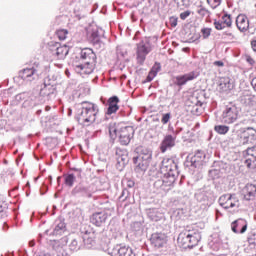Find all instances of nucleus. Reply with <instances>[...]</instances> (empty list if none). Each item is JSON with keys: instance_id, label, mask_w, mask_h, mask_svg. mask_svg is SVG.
<instances>
[{"instance_id": "1", "label": "nucleus", "mask_w": 256, "mask_h": 256, "mask_svg": "<svg viewBox=\"0 0 256 256\" xmlns=\"http://www.w3.org/2000/svg\"><path fill=\"white\" fill-rule=\"evenodd\" d=\"M156 175L154 189H156L158 193L171 191V187H173L177 180V175H179L175 160L173 158H164L161 162L160 171L157 172Z\"/></svg>"}, {"instance_id": "2", "label": "nucleus", "mask_w": 256, "mask_h": 256, "mask_svg": "<svg viewBox=\"0 0 256 256\" xmlns=\"http://www.w3.org/2000/svg\"><path fill=\"white\" fill-rule=\"evenodd\" d=\"M77 120L81 125H85L89 127V125H93V123H105L109 121L107 116H104L102 120H98L99 118V106L93 102L84 101L77 104Z\"/></svg>"}, {"instance_id": "3", "label": "nucleus", "mask_w": 256, "mask_h": 256, "mask_svg": "<svg viewBox=\"0 0 256 256\" xmlns=\"http://www.w3.org/2000/svg\"><path fill=\"white\" fill-rule=\"evenodd\" d=\"M79 63L74 64V71L79 75H91L97 65V54L91 48H83L79 53Z\"/></svg>"}, {"instance_id": "4", "label": "nucleus", "mask_w": 256, "mask_h": 256, "mask_svg": "<svg viewBox=\"0 0 256 256\" xmlns=\"http://www.w3.org/2000/svg\"><path fill=\"white\" fill-rule=\"evenodd\" d=\"M104 125H107L108 133L112 143H115V139H117V137L122 145H128L131 143V139H133V135L135 133L133 127H119L117 123L113 121L109 122L108 124L104 123Z\"/></svg>"}, {"instance_id": "5", "label": "nucleus", "mask_w": 256, "mask_h": 256, "mask_svg": "<svg viewBox=\"0 0 256 256\" xmlns=\"http://www.w3.org/2000/svg\"><path fill=\"white\" fill-rule=\"evenodd\" d=\"M177 241L182 249H193L201 241V233L195 229L186 228L179 234Z\"/></svg>"}, {"instance_id": "6", "label": "nucleus", "mask_w": 256, "mask_h": 256, "mask_svg": "<svg viewBox=\"0 0 256 256\" xmlns=\"http://www.w3.org/2000/svg\"><path fill=\"white\" fill-rule=\"evenodd\" d=\"M139 155L133 157V163L136 165L137 169L140 171H147V167L151 163L153 154L147 148L139 147L137 148Z\"/></svg>"}, {"instance_id": "7", "label": "nucleus", "mask_w": 256, "mask_h": 256, "mask_svg": "<svg viewBox=\"0 0 256 256\" xmlns=\"http://www.w3.org/2000/svg\"><path fill=\"white\" fill-rule=\"evenodd\" d=\"M253 141H256V129L254 127L241 128L238 131L236 139H234V143L239 147L249 145Z\"/></svg>"}, {"instance_id": "8", "label": "nucleus", "mask_w": 256, "mask_h": 256, "mask_svg": "<svg viewBox=\"0 0 256 256\" xmlns=\"http://www.w3.org/2000/svg\"><path fill=\"white\" fill-rule=\"evenodd\" d=\"M150 51H153L151 38L145 37L137 44L136 58L138 63H145V59H147V55L149 54Z\"/></svg>"}, {"instance_id": "9", "label": "nucleus", "mask_w": 256, "mask_h": 256, "mask_svg": "<svg viewBox=\"0 0 256 256\" xmlns=\"http://www.w3.org/2000/svg\"><path fill=\"white\" fill-rule=\"evenodd\" d=\"M222 123L226 125H231L239 119V108L237 105L233 103H229L225 106L222 115H221Z\"/></svg>"}, {"instance_id": "10", "label": "nucleus", "mask_w": 256, "mask_h": 256, "mask_svg": "<svg viewBox=\"0 0 256 256\" xmlns=\"http://www.w3.org/2000/svg\"><path fill=\"white\" fill-rule=\"evenodd\" d=\"M41 73V66L39 64H34L31 68H25L19 72V77L23 81L31 82L35 79H39V74Z\"/></svg>"}, {"instance_id": "11", "label": "nucleus", "mask_w": 256, "mask_h": 256, "mask_svg": "<svg viewBox=\"0 0 256 256\" xmlns=\"http://www.w3.org/2000/svg\"><path fill=\"white\" fill-rule=\"evenodd\" d=\"M218 202L223 209H238L239 207V198L235 194H224L220 196Z\"/></svg>"}, {"instance_id": "12", "label": "nucleus", "mask_w": 256, "mask_h": 256, "mask_svg": "<svg viewBox=\"0 0 256 256\" xmlns=\"http://www.w3.org/2000/svg\"><path fill=\"white\" fill-rule=\"evenodd\" d=\"M95 193H97V186H95V184H90L88 186L78 185L72 190L73 195L87 197L88 199H91Z\"/></svg>"}, {"instance_id": "13", "label": "nucleus", "mask_w": 256, "mask_h": 256, "mask_svg": "<svg viewBox=\"0 0 256 256\" xmlns=\"http://www.w3.org/2000/svg\"><path fill=\"white\" fill-rule=\"evenodd\" d=\"M167 241H169V238L167 237V234L163 232L153 233L150 237V245L154 249H163L164 247H167Z\"/></svg>"}, {"instance_id": "14", "label": "nucleus", "mask_w": 256, "mask_h": 256, "mask_svg": "<svg viewBox=\"0 0 256 256\" xmlns=\"http://www.w3.org/2000/svg\"><path fill=\"white\" fill-rule=\"evenodd\" d=\"M50 51L56 59L63 60L67 55H69V47L63 45L61 46L60 43L54 42L52 46H50Z\"/></svg>"}, {"instance_id": "15", "label": "nucleus", "mask_w": 256, "mask_h": 256, "mask_svg": "<svg viewBox=\"0 0 256 256\" xmlns=\"http://www.w3.org/2000/svg\"><path fill=\"white\" fill-rule=\"evenodd\" d=\"M195 198L206 207H211L215 203V196H213L212 191H200L195 194Z\"/></svg>"}, {"instance_id": "16", "label": "nucleus", "mask_w": 256, "mask_h": 256, "mask_svg": "<svg viewBox=\"0 0 256 256\" xmlns=\"http://www.w3.org/2000/svg\"><path fill=\"white\" fill-rule=\"evenodd\" d=\"M214 27L217 31H223V29H231V27H233L231 14L225 13L220 20H215Z\"/></svg>"}, {"instance_id": "17", "label": "nucleus", "mask_w": 256, "mask_h": 256, "mask_svg": "<svg viewBox=\"0 0 256 256\" xmlns=\"http://www.w3.org/2000/svg\"><path fill=\"white\" fill-rule=\"evenodd\" d=\"M108 254L111 256H135L133 249L127 246L116 245L113 248H108Z\"/></svg>"}, {"instance_id": "18", "label": "nucleus", "mask_w": 256, "mask_h": 256, "mask_svg": "<svg viewBox=\"0 0 256 256\" xmlns=\"http://www.w3.org/2000/svg\"><path fill=\"white\" fill-rule=\"evenodd\" d=\"M246 153L248 158L244 161V164L248 169L256 171V145L250 148H247Z\"/></svg>"}, {"instance_id": "19", "label": "nucleus", "mask_w": 256, "mask_h": 256, "mask_svg": "<svg viewBox=\"0 0 256 256\" xmlns=\"http://www.w3.org/2000/svg\"><path fill=\"white\" fill-rule=\"evenodd\" d=\"M197 77H199V72L192 71L184 75L176 76L175 83L178 85V87H182V85H186L189 83V81H194V79H197Z\"/></svg>"}, {"instance_id": "20", "label": "nucleus", "mask_w": 256, "mask_h": 256, "mask_svg": "<svg viewBox=\"0 0 256 256\" xmlns=\"http://www.w3.org/2000/svg\"><path fill=\"white\" fill-rule=\"evenodd\" d=\"M177 139L175 136H172L171 134H167L164 136L161 144H160V151L161 153H166L169 151V149H173L176 145Z\"/></svg>"}, {"instance_id": "21", "label": "nucleus", "mask_w": 256, "mask_h": 256, "mask_svg": "<svg viewBox=\"0 0 256 256\" xmlns=\"http://www.w3.org/2000/svg\"><path fill=\"white\" fill-rule=\"evenodd\" d=\"M55 93H57V90L52 84L44 83L40 89V96L45 97L47 101H49V99H53V97H55Z\"/></svg>"}, {"instance_id": "22", "label": "nucleus", "mask_w": 256, "mask_h": 256, "mask_svg": "<svg viewBox=\"0 0 256 256\" xmlns=\"http://www.w3.org/2000/svg\"><path fill=\"white\" fill-rule=\"evenodd\" d=\"M109 214L107 212H96L90 217V222L96 227H101L107 221Z\"/></svg>"}, {"instance_id": "23", "label": "nucleus", "mask_w": 256, "mask_h": 256, "mask_svg": "<svg viewBox=\"0 0 256 256\" xmlns=\"http://www.w3.org/2000/svg\"><path fill=\"white\" fill-rule=\"evenodd\" d=\"M115 156L120 167H125L129 163V156L125 149L116 148Z\"/></svg>"}, {"instance_id": "24", "label": "nucleus", "mask_w": 256, "mask_h": 256, "mask_svg": "<svg viewBox=\"0 0 256 256\" xmlns=\"http://www.w3.org/2000/svg\"><path fill=\"white\" fill-rule=\"evenodd\" d=\"M236 26L241 33H245V31L249 30V18L244 14L238 15L236 17Z\"/></svg>"}, {"instance_id": "25", "label": "nucleus", "mask_w": 256, "mask_h": 256, "mask_svg": "<svg viewBox=\"0 0 256 256\" xmlns=\"http://www.w3.org/2000/svg\"><path fill=\"white\" fill-rule=\"evenodd\" d=\"M233 233H245L247 231V221L245 219H238L231 224Z\"/></svg>"}, {"instance_id": "26", "label": "nucleus", "mask_w": 256, "mask_h": 256, "mask_svg": "<svg viewBox=\"0 0 256 256\" xmlns=\"http://www.w3.org/2000/svg\"><path fill=\"white\" fill-rule=\"evenodd\" d=\"M242 194L244 195L245 201H253L256 195V186L253 184H247L243 188Z\"/></svg>"}, {"instance_id": "27", "label": "nucleus", "mask_w": 256, "mask_h": 256, "mask_svg": "<svg viewBox=\"0 0 256 256\" xmlns=\"http://www.w3.org/2000/svg\"><path fill=\"white\" fill-rule=\"evenodd\" d=\"M119 111V97L112 96L108 99V109L106 115H113Z\"/></svg>"}, {"instance_id": "28", "label": "nucleus", "mask_w": 256, "mask_h": 256, "mask_svg": "<svg viewBox=\"0 0 256 256\" xmlns=\"http://www.w3.org/2000/svg\"><path fill=\"white\" fill-rule=\"evenodd\" d=\"M223 245V242L221 241V237H219V234L215 233L210 237V241L208 243V246L212 251H219Z\"/></svg>"}, {"instance_id": "29", "label": "nucleus", "mask_w": 256, "mask_h": 256, "mask_svg": "<svg viewBox=\"0 0 256 256\" xmlns=\"http://www.w3.org/2000/svg\"><path fill=\"white\" fill-rule=\"evenodd\" d=\"M147 216L150 219V221H161V219H164L165 214L161 212L160 209L157 208H150L147 210Z\"/></svg>"}, {"instance_id": "30", "label": "nucleus", "mask_w": 256, "mask_h": 256, "mask_svg": "<svg viewBox=\"0 0 256 256\" xmlns=\"http://www.w3.org/2000/svg\"><path fill=\"white\" fill-rule=\"evenodd\" d=\"M218 87L223 93L231 91L233 84H231V79L229 77H224L219 80Z\"/></svg>"}, {"instance_id": "31", "label": "nucleus", "mask_w": 256, "mask_h": 256, "mask_svg": "<svg viewBox=\"0 0 256 256\" xmlns=\"http://www.w3.org/2000/svg\"><path fill=\"white\" fill-rule=\"evenodd\" d=\"M88 40L93 45H99L101 43V34L98 29H93L90 33H88Z\"/></svg>"}, {"instance_id": "32", "label": "nucleus", "mask_w": 256, "mask_h": 256, "mask_svg": "<svg viewBox=\"0 0 256 256\" xmlns=\"http://www.w3.org/2000/svg\"><path fill=\"white\" fill-rule=\"evenodd\" d=\"M160 71H161V64L155 63L147 76V81H151L152 79H155V77H157V73H159Z\"/></svg>"}, {"instance_id": "33", "label": "nucleus", "mask_w": 256, "mask_h": 256, "mask_svg": "<svg viewBox=\"0 0 256 256\" xmlns=\"http://www.w3.org/2000/svg\"><path fill=\"white\" fill-rule=\"evenodd\" d=\"M81 241H83V239L79 236L72 239L69 245L70 251H79V249H81Z\"/></svg>"}, {"instance_id": "34", "label": "nucleus", "mask_w": 256, "mask_h": 256, "mask_svg": "<svg viewBox=\"0 0 256 256\" xmlns=\"http://www.w3.org/2000/svg\"><path fill=\"white\" fill-rule=\"evenodd\" d=\"M240 101L243 105L251 106L253 105V96L249 93H245L240 97Z\"/></svg>"}, {"instance_id": "35", "label": "nucleus", "mask_w": 256, "mask_h": 256, "mask_svg": "<svg viewBox=\"0 0 256 256\" xmlns=\"http://www.w3.org/2000/svg\"><path fill=\"white\" fill-rule=\"evenodd\" d=\"M65 222L61 220L56 221V226L54 228V235H61V233H64L65 231Z\"/></svg>"}, {"instance_id": "36", "label": "nucleus", "mask_w": 256, "mask_h": 256, "mask_svg": "<svg viewBox=\"0 0 256 256\" xmlns=\"http://www.w3.org/2000/svg\"><path fill=\"white\" fill-rule=\"evenodd\" d=\"M214 130L216 131V133H218L219 135H227V133H229V126H225V125H216L214 127Z\"/></svg>"}, {"instance_id": "37", "label": "nucleus", "mask_w": 256, "mask_h": 256, "mask_svg": "<svg viewBox=\"0 0 256 256\" xmlns=\"http://www.w3.org/2000/svg\"><path fill=\"white\" fill-rule=\"evenodd\" d=\"M65 179V185H67V187H73L74 183H75V174H67L64 176Z\"/></svg>"}, {"instance_id": "38", "label": "nucleus", "mask_w": 256, "mask_h": 256, "mask_svg": "<svg viewBox=\"0 0 256 256\" xmlns=\"http://www.w3.org/2000/svg\"><path fill=\"white\" fill-rule=\"evenodd\" d=\"M56 35L60 41H65L67 35H69V31L67 29H59L56 31Z\"/></svg>"}, {"instance_id": "39", "label": "nucleus", "mask_w": 256, "mask_h": 256, "mask_svg": "<svg viewBox=\"0 0 256 256\" xmlns=\"http://www.w3.org/2000/svg\"><path fill=\"white\" fill-rule=\"evenodd\" d=\"M245 253L253 255L256 253V244L253 242H248V245L244 248Z\"/></svg>"}, {"instance_id": "40", "label": "nucleus", "mask_w": 256, "mask_h": 256, "mask_svg": "<svg viewBox=\"0 0 256 256\" xmlns=\"http://www.w3.org/2000/svg\"><path fill=\"white\" fill-rule=\"evenodd\" d=\"M122 185L125 189H133L135 187V182L131 179L125 178L122 180Z\"/></svg>"}, {"instance_id": "41", "label": "nucleus", "mask_w": 256, "mask_h": 256, "mask_svg": "<svg viewBox=\"0 0 256 256\" xmlns=\"http://www.w3.org/2000/svg\"><path fill=\"white\" fill-rule=\"evenodd\" d=\"M65 249H67V246H61L59 244L55 246L57 256H67V251Z\"/></svg>"}, {"instance_id": "42", "label": "nucleus", "mask_w": 256, "mask_h": 256, "mask_svg": "<svg viewBox=\"0 0 256 256\" xmlns=\"http://www.w3.org/2000/svg\"><path fill=\"white\" fill-rule=\"evenodd\" d=\"M202 159H205V153L203 151H198L192 158V163H199Z\"/></svg>"}, {"instance_id": "43", "label": "nucleus", "mask_w": 256, "mask_h": 256, "mask_svg": "<svg viewBox=\"0 0 256 256\" xmlns=\"http://www.w3.org/2000/svg\"><path fill=\"white\" fill-rule=\"evenodd\" d=\"M206 3L211 7V9H217V7L221 6L223 0H206Z\"/></svg>"}, {"instance_id": "44", "label": "nucleus", "mask_w": 256, "mask_h": 256, "mask_svg": "<svg viewBox=\"0 0 256 256\" xmlns=\"http://www.w3.org/2000/svg\"><path fill=\"white\" fill-rule=\"evenodd\" d=\"M82 239H83V241H84L85 247H87L88 249H89V248L91 247V245H93V243H94L93 238L89 237V235L87 234V232H86V235H84V236L82 237Z\"/></svg>"}, {"instance_id": "45", "label": "nucleus", "mask_w": 256, "mask_h": 256, "mask_svg": "<svg viewBox=\"0 0 256 256\" xmlns=\"http://www.w3.org/2000/svg\"><path fill=\"white\" fill-rule=\"evenodd\" d=\"M197 13L198 15H200V17H209V15H211V12H209V10H207V8L200 6L197 9Z\"/></svg>"}, {"instance_id": "46", "label": "nucleus", "mask_w": 256, "mask_h": 256, "mask_svg": "<svg viewBox=\"0 0 256 256\" xmlns=\"http://www.w3.org/2000/svg\"><path fill=\"white\" fill-rule=\"evenodd\" d=\"M253 123H255V120H253L252 118L246 117L244 119H242L238 125H244L245 127H250V125H253Z\"/></svg>"}, {"instance_id": "47", "label": "nucleus", "mask_w": 256, "mask_h": 256, "mask_svg": "<svg viewBox=\"0 0 256 256\" xmlns=\"http://www.w3.org/2000/svg\"><path fill=\"white\" fill-rule=\"evenodd\" d=\"M248 243H254L256 245V231H251L247 236Z\"/></svg>"}, {"instance_id": "48", "label": "nucleus", "mask_w": 256, "mask_h": 256, "mask_svg": "<svg viewBox=\"0 0 256 256\" xmlns=\"http://www.w3.org/2000/svg\"><path fill=\"white\" fill-rule=\"evenodd\" d=\"M116 54L118 59H123L124 57L127 56V51L123 50L121 47H118L116 50Z\"/></svg>"}, {"instance_id": "49", "label": "nucleus", "mask_w": 256, "mask_h": 256, "mask_svg": "<svg viewBox=\"0 0 256 256\" xmlns=\"http://www.w3.org/2000/svg\"><path fill=\"white\" fill-rule=\"evenodd\" d=\"M203 39H209L211 36V28H202L201 29Z\"/></svg>"}, {"instance_id": "50", "label": "nucleus", "mask_w": 256, "mask_h": 256, "mask_svg": "<svg viewBox=\"0 0 256 256\" xmlns=\"http://www.w3.org/2000/svg\"><path fill=\"white\" fill-rule=\"evenodd\" d=\"M169 121H171V113H165L162 115L161 118V123L163 125H167V123H169Z\"/></svg>"}, {"instance_id": "51", "label": "nucleus", "mask_w": 256, "mask_h": 256, "mask_svg": "<svg viewBox=\"0 0 256 256\" xmlns=\"http://www.w3.org/2000/svg\"><path fill=\"white\" fill-rule=\"evenodd\" d=\"M223 37L227 39H235V35L233 34V32H231V30L223 32Z\"/></svg>"}, {"instance_id": "52", "label": "nucleus", "mask_w": 256, "mask_h": 256, "mask_svg": "<svg viewBox=\"0 0 256 256\" xmlns=\"http://www.w3.org/2000/svg\"><path fill=\"white\" fill-rule=\"evenodd\" d=\"M169 23H170L171 27H177L178 18L175 16L170 17Z\"/></svg>"}, {"instance_id": "53", "label": "nucleus", "mask_w": 256, "mask_h": 256, "mask_svg": "<svg viewBox=\"0 0 256 256\" xmlns=\"http://www.w3.org/2000/svg\"><path fill=\"white\" fill-rule=\"evenodd\" d=\"M128 197H129V190H127V188H124V190L122 191V194L120 195V199H122V201H125Z\"/></svg>"}, {"instance_id": "54", "label": "nucleus", "mask_w": 256, "mask_h": 256, "mask_svg": "<svg viewBox=\"0 0 256 256\" xmlns=\"http://www.w3.org/2000/svg\"><path fill=\"white\" fill-rule=\"evenodd\" d=\"M25 99H27V93L26 92L16 95V101H23Z\"/></svg>"}, {"instance_id": "55", "label": "nucleus", "mask_w": 256, "mask_h": 256, "mask_svg": "<svg viewBox=\"0 0 256 256\" xmlns=\"http://www.w3.org/2000/svg\"><path fill=\"white\" fill-rule=\"evenodd\" d=\"M189 15H191V11H189V10L184 11L180 14V19H182V21H185V19H187V17H189Z\"/></svg>"}, {"instance_id": "56", "label": "nucleus", "mask_w": 256, "mask_h": 256, "mask_svg": "<svg viewBox=\"0 0 256 256\" xmlns=\"http://www.w3.org/2000/svg\"><path fill=\"white\" fill-rule=\"evenodd\" d=\"M183 131L182 127H178L176 128L173 133H172V137H175V139H177V135H179V133H181Z\"/></svg>"}, {"instance_id": "57", "label": "nucleus", "mask_w": 256, "mask_h": 256, "mask_svg": "<svg viewBox=\"0 0 256 256\" xmlns=\"http://www.w3.org/2000/svg\"><path fill=\"white\" fill-rule=\"evenodd\" d=\"M178 5H183V7H187L189 5V0H176Z\"/></svg>"}, {"instance_id": "58", "label": "nucleus", "mask_w": 256, "mask_h": 256, "mask_svg": "<svg viewBox=\"0 0 256 256\" xmlns=\"http://www.w3.org/2000/svg\"><path fill=\"white\" fill-rule=\"evenodd\" d=\"M246 61L249 65H255V60L251 56H246Z\"/></svg>"}, {"instance_id": "59", "label": "nucleus", "mask_w": 256, "mask_h": 256, "mask_svg": "<svg viewBox=\"0 0 256 256\" xmlns=\"http://www.w3.org/2000/svg\"><path fill=\"white\" fill-rule=\"evenodd\" d=\"M199 107H203V103L201 101H198L196 103V108H195L196 113H199Z\"/></svg>"}, {"instance_id": "60", "label": "nucleus", "mask_w": 256, "mask_h": 256, "mask_svg": "<svg viewBox=\"0 0 256 256\" xmlns=\"http://www.w3.org/2000/svg\"><path fill=\"white\" fill-rule=\"evenodd\" d=\"M214 65L216 66V67H224V63H223V61H215L214 62Z\"/></svg>"}, {"instance_id": "61", "label": "nucleus", "mask_w": 256, "mask_h": 256, "mask_svg": "<svg viewBox=\"0 0 256 256\" xmlns=\"http://www.w3.org/2000/svg\"><path fill=\"white\" fill-rule=\"evenodd\" d=\"M251 85H252L253 89L256 91V77L252 79Z\"/></svg>"}, {"instance_id": "62", "label": "nucleus", "mask_w": 256, "mask_h": 256, "mask_svg": "<svg viewBox=\"0 0 256 256\" xmlns=\"http://www.w3.org/2000/svg\"><path fill=\"white\" fill-rule=\"evenodd\" d=\"M251 46H252L253 51L256 52V40H253V41L251 42Z\"/></svg>"}, {"instance_id": "63", "label": "nucleus", "mask_w": 256, "mask_h": 256, "mask_svg": "<svg viewBox=\"0 0 256 256\" xmlns=\"http://www.w3.org/2000/svg\"><path fill=\"white\" fill-rule=\"evenodd\" d=\"M168 131H170L173 134V131H175V128H173L171 125L168 126Z\"/></svg>"}, {"instance_id": "64", "label": "nucleus", "mask_w": 256, "mask_h": 256, "mask_svg": "<svg viewBox=\"0 0 256 256\" xmlns=\"http://www.w3.org/2000/svg\"><path fill=\"white\" fill-rule=\"evenodd\" d=\"M30 247H35V240L29 242Z\"/></svg>"}]
</instances>
